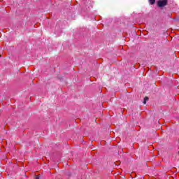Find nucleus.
Segmentation results:
<instances>
[{"label": "nucleus", "mask_w": 179, "mask_h": 179, "mask_svg": "<svg viewBox=\"0 0 179 179\" xmlns=\"http://www.w3.org/2000/svg\"><path fill=\"white\" fill-rule=\"evenodd\" d=\"M158 8H164V6H167L169 3V1L167 0H159L157 1Z\"/></svg>", "instance_id": "f257e3e1"}, {"label": "nucleus", "mask_w": 179, "mask_h": 179, "mask_svg": "<svg viewBox=\"0 0 179 179\" xmlns=\"http://www.w3.org/2000/svg\"><path fill=\"white\" fill-rule=\"evenodd\" d=\"M150 5H155L156 3V0H148Z\"/></svg>", "instance_id": "f03ea898"}, {"label": "nucleus", "mask_w": 179, "mask_h": 179, "mask_svg": "<svg viewBox=\"0 0 179 179\" xmlns=\"http://www.w3.org/2000/svg\"><path fill=\"white\" fill-rule=\"evenodd\" d=\"M147 100H149V98H148V96H145V97L144 98L143 104H146V101H147Z\"/></svg>", "instance_id": "7ed1b4c3"}, {"label": "nucleus", "mask_w": 179, "mask_h": 179, "mask_svg": "<svg viewBox=\"0 0 179 179\" xmlns=\"http://www.w3.org/2000/svg\"><path fill=\"white\" fill-rule=\"evenodd\" d=\"M35 179H40V176H36Z\"/></svg>", "instance_id": "20e7f679"}, {"label": "nucleus", "mask_w": 179, "mask_h": 179, "mask_svg": "<svg viewBox=\"0 0 179 179\" xmlns=\"http://www.w3.org/2000/svg\"><path fill=\"white\" fill-rule=\"evenodd\" d=\"M1 55H0V58H1Z\"/></svg>", "instance_id": "39448f33"}]
</instances>
